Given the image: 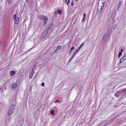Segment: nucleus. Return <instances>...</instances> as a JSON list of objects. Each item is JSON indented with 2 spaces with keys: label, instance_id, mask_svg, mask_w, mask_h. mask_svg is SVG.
<instances>
[{
  "label": "nucleus",
  "instance_id": "1",
  "mask_svg": "<svg viewBox=\"0 0 126 126\" xmlns=\"http://www.w3.org/2000/svg\"><path fill=\"white\" fill-rule=\"evenodd\" d=\"M15 109V106L14 105H12L9 111H8V113L7 114L8 117H10V115H11V114L13 113V112H14V110Z\"/></svg>",
  "mask_w": 126,
  "mask_h": 126
},
{
  "label": "nucleus",
  "instance_id": "2",
  "mask_svg": "<svg viewBox=\"0 0 126 126\" xmlns=\"http://www.w3.org/2000/svg\"><path fill=\"white\" fill-rule=\"evenodd\" d=\"M115 120H116V119L113 118L112 119H110L106 123L102 122L100 125L103 126H108V125H110V124H111L112 122H114V121H115Z\"/></svg>",
  "mask_w": 126,
  "mask_h": 126
},
{
  "label": "nucleus",
  "instance_id": "3",
  "mask_svg": "<svg viewBox=\"0 0 126 126\" xmlns=\"http://www.w3.org/2000/svg\"><path fill=\"white\" fill-rule=\"evenodd\" d=\"M109 35H110V32H106L104 34L103 36V40L104 41H105V42H106V41H107V40H108V39L109 38Z\"/></svg>",
  "mask_w": 126,
  "mask_h": 126
},
{
  "label": "nucleus",
  "instance_id": "4",
  "mask_svg": "<svg viewBox=\"0 0 126 126\" xmlns=\"http://www.w3.org/2000/svg\"><path fill=\"white\" fill-rule=\"evenodd\" d=\"M13 19L15 21V24L17 25L19 23V17H16V14H14L13 16Z\"/></svg>",
  "mask_w": 126,
  "mask_h": 126
},
{
  "label": "nucleus",
  "instance_id": "5",
  "mask_svg": "<svg viewBox=\"0 0 126 126\" xmlns=\"http://www.w3.org/2000/svg\"><path fill=\"white\" fill-rule=\"evenodd\" d=\"M10 87L12 90H15V89H16V87H17V84H13L10 85Z\"/></svg>",
  "mask_w": 126,
  "mask_h": 126
},
{
  "label": "nucleus",
  "instance_id": "6",
  "mask_svg": "<svg viewBox=\"0 0 126 126\" xmlns=\"http://www.w3.org/2000/svg\"><path fill=\"white\" fill-rule=\"evenodd\" d=\"M47 36V31H44L41 34V37L42 39L46 38Z\"/></svg>",
  "mask_w": 126,
  "mask_h": 126
},
{
  "label": "nucleus",
  "instance_id": "7",
  "mask_svg": "<svg viewBox=\"0 0 126 126\" xmlns=\"http://www.w3.org/2000/svg\"><path fill=\"white\" fill-rule=\"evenodd\" d=\"M43 19H44V23L43 25H44V26H46V24H47V23H48V17H47V16H46V17H45V18Z\"/></svg>",
  "mask_w": 126,
  "mask_h": 126
},
{
  "label": "nucleus",
  "instance_id": "8",
  "mask_svg": "<svg viewBox=\"0 0 126 126\" xmlns=\"http://www.w3.org/2000/svg\"><path fill=\"white\" fill-rule=\"evenodd\" d=\"M84 45V43H83L79 47V48H78L76 51V52H75V54L76 53H78V52H79V51L80 50V49H81L82 48V47H83V45Z\"/></svg>",
  "mask_w": 126,
  "mask_h": 126
},
{
  "label": "nucleus",
  "instance_id": "9",
  "mask_svg": "<svg viewBox=\"0 0 126 126\" xmlns=\"http://www.w3.org/2000/svg\"><path fill=\"white\" fill-rule=\"evenodd\" d=\"M33 76H34V70H33L32 69V72L31 74L30 75V79H32V78H33Z\"/></svg>",
  "mask_w": 126,
  "mask_h": 126
},
{
  "label": "nucleus",
  "instance_id": "10",
  "mask_svg": "<svg viewBox=\"0 0 126 126\" xmlns=\"http://www.w3.org/2000/svg\"><path fill=\"white\" fill-rule=\"evenodd\" d=\"M126 58L124 57H123L122 58V59H120V63H119V64H120V63H123V62L124 61H126Z\"/></svg>",
  "mask_w": 126,
  "mask_h": 126
},
{
  "label": "nucleus",
  "instance_id": "11",
  "mask_svg": "<svg viewBox=\"0 0 126 126\" xmlns=\"http://www.w3.org/2000/svg\"><path fill=\"white\" fill-rule=\"evenodd\" d=\"M75 53H76L75 54ZM76 54H77V53H76V51H75L73 52V55H72V58H71V59L70 62L71 61H72V60H73V58H74V57H75V55H76Z\"/></svg>",
  "mask_w": 126,
  "mask_h": 126
},
{
  "label": "nucleus",
  "instance_id": "12",
  "mask_svg": "<svg viewBox=\"0 0 126 126\" xmlns=\"http://www.w3.org/2000/svg\"><path fill=\"white\" fill-rule=\"evenodd\" d=\"M45 17H46V16L42 15H40L38 16L39 19H41V20L44 19V18H45Z\"/></svg>",
  "mask_w": 126,
  "mask_h": 126
},
{
  "label": "nucleus",
  "instance_id": "13",
  "mask_svg": "<svg viewBox=\"0 0 126 126\" xmlns=\"http://www.w3.org/2000/svg\"><path fill=\"white\" fill-rule=\"evenodd\" d=\"M16 73V72H15V71H11V76H14V75H15Z\"/></svg>",
  "mask_w": 126,
  "mask_h": 126
},
{
  "label": "nucleus",
  "instance_id": "14",
  "mask_svg": "<svg viewBox=\"0 0 126 126\" xmlns=\"http://www.w3.org/2000/svg\"><path fill=\"white\" fill-rule=\"evenodd\" d=\"M62 49V46H59L56 49V51H59V50Z\"/></svg>",
  "mask_w": 126,
  "mask_h": 126
},
{
  "label": "nucleus",
  "instance_id": "15",
  "mask_svg": "<svg viewBox=\"0 0 126 126\" xmlns=\"http://www.w3.org/2000/svg\"><path fill=\"white\" fill-rule=\"evenodd\" d=\"M63 11H62V10H58V13L59 14H60V15H61V14H62Z\"/></svg>",
  "mask_w": 126,
  "mask_h": 126
},
{
  "label": "nucleus",
  "instance_id": "16",
  "mask_svg": "<svg viewBox=\"0 0 126 126\" xmlns=\"http://www.w3.org/2000/svg\"><path fill=\"white\" fill-rule=\"evenodd\" d=\"M84 18L83 19V22H84V21L85 20V16H86V13H84L83 15Z\"/></svg>",
  "mask_w": 126,
  "mask_h": 126
},
{
  "label": "nucleus",
  "instance_id": "17",
  "mask_svg": "<svg viewBox=\"0 0 126 126\" xmlns=\"http://www.w3.org/2000/svg\"><path fill=\"white\" fill-rule=\"evenodd\" d=\"M74 49H75L74 46H72V47L71 48V49H70V52H71V53L72 52L73 50H74Z\"/></svg>",
  "mask_w": 126,
  "mask_h": 126
},
{
  "label": "nucleus",
  "instance_id": "18",
  "mask_svg": "<svg viewBox=\"0 0 126 126\" xmlns=\"http://www.w3.org/2000/svg\"><path fill=\"white\" fill-rule=\"evenodd\" d=\"M54 113V110H51V115H52V116H55V113Z\"/></svg>",
  "mask_w": 126,
  "mask_h": 126
},
{
  "label": "nucleus",
  "instance_id": "19",
  "mask_svg": "<svg viewBox=\"0 0 126 126\" xmlns=\"http://www.w3.org/2000/svg\"><path fill=\"white\" fill-rule=\"evenodd\" d=\"M70 0H66V4L67 5H68V4L69 3V1H70Z\"/></svg>",
  "mask_w": 126,
  "mask_h": 126
},
{
  "label": "nucleus",
  "instance_id": "20",
  "mask_svg": "<svg viewBox=\"0 0 126 126\" xmlns=\"http://www.w3.org/2000/svg\"><path fill=\"white\" fill-rule=\"evenodd\" d=\"M121 56H122V52H119V54L118 55V58H120Z\"/></svg>",
  "mask_w": 126,
  "mask_h": 126
},
{
  "label": "nucleus",
  "instance_id": "21",
  "mask_svg": "<svg viewBox=\"0 0 126 126\" xmlns=\"http://www.w3.org/2000/svg\"><path fill=\"white\" fill-rule=\"evenodd\" d=\"M7 0V2H8V3H10V2H11L12 0Z\"/></svg>",
  "mask_w": 126,
  "mask_h": 126
},
{
  "label": "nucleus",
  "instance_id": "22",
  "mask_svg": "<svg viewBox=\"0 0 126 126\" xmlns=\"http://www.w3.org/2000/svg\"><path fill=\"white\" fill-rule=\"evenodd\" d=\"M42 87L45 86V83H42Z\"/></svg>",
  "mask_w": 126,
  "mask_h": 126
},
{
  "label": "nucleus",
  "instance_id": "23",
  "mask_svg": "<svg viewBox=\"0 0 126 126\" xmlns=\"http://www.w3.org/2000/svg\"><path fill=\"white\" fill-rule=\"evenodd\" d=\"M123 58H125L126 59V53L124 55Z\"/></svg>",
  "mask_w": 126,
  "mask_h": 126
},
{
  "label": "nucleus",
  "instance_id": "24",
  "mask_svg": "<svg viewBox=\"0 0 126 126\" xmlns=\"http://www.w3.org/2000/svg\"><path fill=\"white\" fill-rule=\"evenodd\" d=\"M122 92H126V89H125L122 91Z\"/></svg>",
  "mask_w": 126,
  "mask_h": 126
},
{
  "label": "nucleus",
  "instance_id": "25",
  "mask_svg": "<svg viewBox=\"0 0 126 126\" xmlns=\"http://www.w3.org/2000/svg\"><path fill=\"white\" fill-rule=\"evenodd\" d=\"M121 52L120 53H123V52H124V50H123V49H121Z\"/></svg>",
  "mask_w": 126,
  "mask_h": 126
},
{
  "label": "nucleus",
  "instance_id": "26",
  "mask_svg": "<svg viewBox=\"0 0 126 126\" xmlns=\"http://www.w3.org/2000/svg\"><path fill=\"white\" fill-rule=\"evenodd\" d=\"M59 102H60V100H56V102H57V103H59Z\"/></svg>",
  "mask_w": 126,
  "mask_h": 126
},
{
  "label": "nucleus",
  "instance_id": "27",
  "mask_svg": "<svg viewBox=\"0 0 126 126\" xmlns=\"http://www.w3.org/2000/svg\"><path fill=\"white\" fill-rule=\"evenodd\" d=\"M73 5V1H72V3H71V6H72Z\"/></svg>",
  "mask_w": 126,
  "mask_h": 126
},
{
  "label": "nucleus",
  "instance_id": "28",
  "mask_svg": "<svg viewBox=\"0 0 126 126\" xmlns=\"http://www.w3.org/2000/svg\"><path fill=\"white\" fill-rule=\"evenodd\" d=\"M55 13H57V11L55 12Z\"/></svg>",
  "mask_w": 126,
  "mask_h": 126
}]
</instances>
